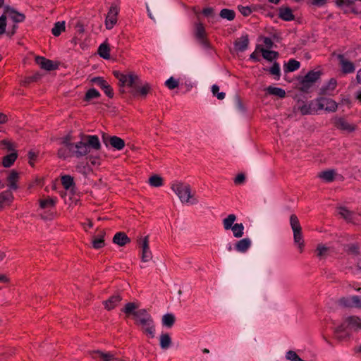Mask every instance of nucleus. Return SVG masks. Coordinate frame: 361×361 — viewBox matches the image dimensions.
<instances>
[{"label":"nucleus","instance_id":"obj_28","mask_svg":"<svg viewBox=\"0 0 361 361\" xmlns=\"http://www.w3.org/2000/svg\"><path fill=\"white\" fill-rule=\"evenodd\" d=\"M17 157L18 154L16 152H11V154L4 156L2 158V165L5 168L11 167L16 161Z\"/></svg>","mask_w":361,"mask_h":361},{"label":"nucleus","instance_id":"obj_16","mask_svg":"<svg viewBox=\"0 0 361 361\" xmlns=\"http://www.w3.org/2000/svg\"><path fill=\"white\" fill-rule=\"evenodd\" d=\"M36 63L42 68L47 71H52L57 68L51 60L47 59L43 56H37Z\"/></svg>","mask_w":361,"mask_h":361},{"label":"nucleus","instance_id":"obj_37","mask_svg":"<svg viewBox=\"0 0 361 361\" xmlns=\"http://www.w3.org/2000/svg\"><path fill=\"white\" fill-rule=\"evenodd\" d=\"M267 91L269 94L275 95L280 98H283L286 96V92L282 88L269 86L267 88Z\"/></svg>","mask_w":361,"mask_h":361},{"label":"nucleus","instance_id":"obj_10","mask_svg":"<svg viewBox=\"0 0 361 361\" xmlns=\"http://www.w3.org/2000/svg\"><path fill=\"white\" fill-rule=\"evenodd\" d=\"M103 142L106 145L109 144L112 147L117 150H121L125 147V142L123 139L117 136H110L105 137L103 135Z\"/></svg>","mask_w":361,"mask_h":361},{"label":"nucleus","instance_id":"obj_2","mask_svg":"<svg viewBox=\"0 0 361 361\" xmlns=\"http://www.w3.org/2000/svg\"><path fill=\"white\" fill-rule=\"evenodd\" d=\"M135 324L147 336L153 338L155 336V324L152 317L146 309H140L134 313Z\"/></svg>","mask_w":361,"mask_h":361},{"label":"nucleus","instance_id":"obj_23","mask_svg":"<svg viewBox=\"0 0 361 361\" xmlns=\"http://www.w3.org/2000/svg\"><path fill=\"white\" fill-rule=\"evenodd\" d=\"M334 126L341 130L352 132L355 130V127L348 123L343 118H336L334 119Z\"/></svg>","mask_w":361,"mask_h":361},{"label":"nucleus","instance_id":"obj_32","mask_svg":"<svg viewBox=\"0 0 361 361\" xmlns=\"http://www.w3.org/2000/svg\"><path fill=\"white\" fill-rule=\"evenodd\" d=\"M236 220V216L233 214H229L226 218L223 219V226L226 231L230 230Z\"/></svg>","mask_w":361,"mask_h":361},{"label":"nucleus","instance_id":"obj_14","mask_svg":"<svg viewBox=\"0 0 361 361\" xmlns=\"http://www.w3.org/2000/svg\"><path fill=\"white\" fill-rule=\"evenodd\" d=\"M14 197L11 190H5L0 192V211L5 207L9 206Z\"/></svg>","mask_w":361,"mask_h":361},{"label":"nucleus","instance_id":"obj_13","mask_svg":"<svg viewBox=\"0 0 361 361\" xmlns=\"http://www.w3.org/2000/svg\"><path fill=\"white\" fill-rule=\"evenodd\" d=\"M321 76L320 71H309L302 80L301 83L304 86H310L319 79Z\"/></svg>","mask_w":361,"mask_h":361},{"label":"nucleus","instance_id":"obj_44","mask_svg":"<svg viewBox=\"0 0 361 361\" xmlns=\"http://www.w3.org/2000/svg\"><path fill=\"white\" fill-rule=\"evenodd\" d=\"M290 224L293 231L302 230L298 218L295 214H292L290 217Z\"/></svg>","mask_w":361,"mask_h":361},{"label":"nucleus","instance_id":"obj_22","mask_svg":"<svg viewBox=\"0 0 361 361\" xmlns=\"http://www.w3.org/2000/svg\"><path fill=\"white\" fill-rule=\"evenodd\" d=\"M249 44L247 35H243L235 41V49L238 51H244L247 49Z\"/></svg>","mask_w":361,"mask_h":361},{"label":"nucleus","instance_id":"obj_33","mask_svg":"<svg viewBox=\"0 0 361 361\" xmlns=\"http://www.w3.org/2000/svg\"><path fill=\"white\" fill-rule=\"evenodd\" d=\"M98 54L102 58L109 59L110 58V49L109 45L106 43L100 44L98 49Z\"/></svg>","mask_w":361,"mask_h":361},{"label":"nucleus","instance_id":"obj_6","mask_svg":"<svg viewBox=\"0 0 361 361\" xmlns=\"http://www.w3.org/2000/svg\"><path fill=\"white\" fill-rule=\"evenodd\" d=\"M316 102L319 111L324 110L327 112H335L338 109V104L330 98L318 97L316 99Z\"/></svg>","mask_w":361,"mask_h":361},{"label":"nucleus","instance_id":"obj_31","mask_svg":"<svg viewBox=\"0 0 361 361\" xmlns=\"http://www.w3.org/2000/svg\"><path fill=\"white\" fill-rule=\"evenodd\" d=\"M293 238L295 243L298 245L300 252H302L304 247V240L302 235V230L293 231Z\"/></svg>","mask_w":361,"mask_h":361},{"label":"nucleus","instance_id":"obj_27","mask_svg":"<svg viewBox=\"0 0 361 361\" xmlns=\"http://www.w3.org/2000/svg\"><path fill=\"white\" fill-rule=\"evenodd\" d=\"M56 201V197H47L39 200V207L42 209H52L55 207Z\"/></svg>","mask_w":361,"mask_h":361},{"label":"nucleus","instance_id":"obj_7","mask_svg":"<svg viewBox=\"0 0 361 361\" xmlns=\"http://www.w3.org/2000/svg\"><path fill=\"white\" fill-rule=\"evenodd\" d=\"M138 243L142 248L141 259L144 262H149L152 259V253L149 245V237L145 236L138 240Z\"/></svg>","mask_w":361,"mask_h":361},{"label":"nucleus","instance_id":"obj_34","mask_svg":"<svg viewBox=\"0 0 361 361\" xmlns=\"http://www.w3.org/2000/svg\"><path fill=\"white\" fill-rule=\"evenodd\" d=\"M138 307L139 305L135 302H128L126 304L122 311L128 315L133 314L134 317V313L137 312Z\"/></svg>","mask_w":361,"mask_h":361},{"label":"nucleus","instance_id":"obj_8","mask_svg":"<svg viewBox=\"0 0 361 361\" xmlns=\"http://www.w3.org/2000/svg\"><path fill=\"white\" fill-rule=\"evenodd\" d=\"M119 9L117 6L112 5L106 15L105 20V26L108 30H111L116 25L118 20Z\"/></svg>","mask_w":361,"mask_h":361},{"label":"nucleus","instance_id":"obj_26","mask_svg":"<svg viewBox=\"0 0 361 361\" xmlns=\"http://www.w3.org/2000/svg\"><path fill=\"white\" fill-rule=\"evenodd\" d=\"M18 173L16 171H11L7 178L8 187L10 190H16L18 188L17 182L18 180Z\"/></svg>","mask_w":361,"mask_h":361},{"label":"nucleus","instance_id":"obj_11","mask_svg":"<svg viewBox=\"0 0 361 361\" xmlns=\"http://www.w3.org/2000/svg\"><path fill=\"white\" fill-rule=\"evenodd\" d=\"M302 115L315 114L319 110L316 99L308 103H304L298 107Z\"/></svg>","mask_w":361,"mask_h":361},{"label":"nucleus","instance_id":"obj_47","mask_svg":"<svg viewBox=\"0 0 361 361\" xmlns=\"http://www.w3.org/2000/svg\"><path fill=\"white\" fill-rule=\"evenodd\" d=\"M300 63L299 61L295 59H290L288 61L286 65V71L293 72L300 68Z\"/></svg>","mask_w":361,"mask_h":361},{"label":"nucleus","instance_id":"obj_9","mask_svg":"<svg viewBox=\"0 0 361 361\" xmlns=\"http://www.w3.org/2000/svg\"><path fill=\"white\" fill-rule=\"evenodd\" d=\"M195 37L197 40L203 46L208 47V41L204 26L202 23H195Z\"/></svg>","mask_w":361,"mask_h":361},{"label":"nucleus","instance_id":"obj_21","mask_svg":"<svg viewBox=\"0 0 361 361\" xmlns=\"http://www.w3.org/2000/svg\"><path fill=\"white\" fill-rule=\"evenodd\" d=\"M5 13L16 23L23 22L25 19V16L23 13H19L10 7L5 8Z\"/></svg>","mask_w":361,"mask_h":361},{"label":"nucleus","instance_id":"obj_41","mask_svg":"<svg viewBox=\"0 0 361 361\" xmlns=\"http://www.w3.org/2000/svg\"><path fill=\"white\" fill-rule=\"evenodd\" d=\"M65 30V22H56L53 28L51 29V33L58 37L61 35V33Z\"/></svg>","mask_w":361,"mask_h":361},{"label":"nucleus","instance_id":"obj_36","mask_svg":"<svg viewBox=\"0 0 361 361\" xmlns=\"http://www.w3.org/2000/svg\"><path fill=\"white\" fill-rule=\"evenodd\" d=\"M230 230L232 231L233 236L237 238H241L244 234V226L241 223L235 224Z\"/></svg>","mask_w":361,"mask_h":361},{"label":"nucleus","instance_id":"obj_51","mask_svg":"<svg viewBox=\"0 0 361 361\" xmlns=\"http://www.w3.org/2000/svg\"><path fill=\"white\" fill-rule=\"evenodd\" d=\"M92 247L95 249H99L104 246V239L103 236H101L99 238H94L92 240Z\"/></svg>","mask_w":361,"mask_h":361},{"label":"nucleus","instance_id":"obj_54","mask_svg":"<svg viewBox=\"0 0 361 361\" xmlns=\"http://www.w3.org/2000/svg\"><path fill=\"white\" fill-rule=\"evenodd\" d=\"M219 87L217 85H213L212 87V94L217 97V99L222 100L225 98L224 92H219Z\"/></svg>","mask_w":361,"mask_h":361},{"label":"nucleus","instance_id":"obj_19","mask_svg":"<svg viewBox=\"0 0 361 361\" xmlns=\"http://www.w3.org/2000/svg\"><path fill=\"white\" fill-rule=\"evenodd\" d=\"M341 66L342 71L344 73H351L355 71L354 64L344 57V56L340 54L338 56Z\"/></svg>","mask_w":361,"mask_h":361},{"label":"nucleus","instance_id":"obj_48","mask_svg":"<svg viewBox=\"0 0 361 361\" xmlns=\"http://www.w3.org/2000/svg\"><path fill=\"white\" fill-rule=\"evenodd\" d=\"M100 96V93L94 88L90 89L85 94V99L90 101L94 98H98Z\"/></svg>","mask_w":361,"mask_h":361},{"label":"nucleus","instance_id":"obj_1","mask_svg":"<svg viewBox=\"0 0 361 361\" xmlns=\"http://www.w3.org/2000/svg\"><path fill=\"white\" fill-rule=\"evenodd\" d=\"M101 143L97 135H80V140L74 142L71 149V155L76 158L87 156L92 151L99 150Z\"/></svg>","mask_w":361,"mask_h":361},{"label":"nucleus","instance_id":"obj_20","mask_svg":"<svg viewBox=\"0 0 361 361\" xmlns=\"http://www.w3.org/2000/svg\"><path fill=\"white\" fill-rule=\"evenodd\" d=\"M341 302L345 307L361 309V297L358 295H353L348 298H343L341 300Z\"/></svg>","mask_w":361,"mask_h":361},{"label":"nucleus","instance_id":"obj_45","mask_svg":"<svg viewBox=\"0 0 361 361\" xmlns=\"http://www.w3.org/2000/svg\"><path fill=\"white\" fill-rule=\"evenodd\" d=\"M61 183L65 189L68 190L74 184L73 178L68 175L63 176L61 177Z\"/></svg>","mask_w":361,"mask_h":361},{"label":"nucleus","instance_id":"obj_56","mask_svg":"<svg viewBox=\"0 0 361 361\" xmlns=\"http://www.w3.org/2000/svg\"><path fill=\"white\" fill-rule=\"evenodd\" d=\"M6 17L5 15H2L0 17V35H2L6 31Z\"/></svg>","mask_w":361,"mask_h":361},{"label":"nucleus","instance_id":"obj_25","mask_svg":"<svg viewBox=\"0 0 361 361\" xmlns=\"http://www.w3.org/2000/svg\"><path fill=\"white\" fill-rule=\"evenodd\" d=\"M251 246V240L250 238H245L238 240L235 245V249L239 252L244 253L247 252V250Z\"/></svg>","mask_w":361,"mask_h":361},{"label":"nucleus","instance_id":"obj_55","mask_svg":"<svg viewBox=\"0 0 361 361\" xmlns=\"http://www.w3.org/2000/svg\"><path fill=\"white\" fill-rule=\"evenodd\" d=\"M238 10L240 12V13L244 16H248L252 12V10L249 6H239Z\"/></svg>","mask_w":361,"mask_h":361},{"label":"nucleus","instance_id":"obj_63","mask_svg":"<svg viewBox=\"0 0 361 361\" xmlns=\"http://www.w3.org/2000/svg\"><path fill=\"white\" fill-rule=\"evenodd\" d=\"M202 13L207 17H212L214 14V10L210 7L205 8L202 10Z\"/></svg>","mask_w":361,"mask_h":361},{"label":"nucleus","instance_id":"obj_53","mask_svg":"<svg viewBox=\"0 0 361 361\" xmlns=\"http://www.w3.org/2000/svg\"><path fill=\"white\" fill-rule=\"evenodd\" d=\"M179 85V82L178 80H176L173 77L169 78L166 82L165 85L169 89V90H173L176 87H177Z\"/></svg>","mask_w":361,"mask_h":361},{"label":"nucleus","instance_id":"obj_50","mask_svg":"<svg viewBox=\"0 0 361 361\" xmlns=\"http://www.w3.org/2000/svg\"><path fill=\"white\" fill-rule=\"evenodd\" d=\"M269 73L276 76V79L279 80L281 75V71L279 64L276 62L274 63L273 66L269 69Z\"/></svg>","mask_w":361,"mask_h":361},{"label":"nucleus","instance_id":"obj_15","mask_svg":"<svg viewBox=\"0 0 361 361\" xmlns=\"http://www.w3.org/2000/svg\"><path fill=\"white\" fill-rule=\"evenodd\" d=\"M140 85L141 82L140 78H138V87H130V93L134 96L140 94V96L144 97L149 92V90H151V87L149 83H145L142 86Z\"/></svg>","mask_w":361,"mask_h":361},{"label":"nucleus","instance_id":"obj_49","mask_svg":"<svg viewBox=\"0 0 361 361\" xmlns=\"http://www.w3.org/2000/svg\"><path fill=\"white\" fill-rule=\"evenodd\" d=\"M58 156L59 158L63 159H66L69 157H73V155H71V151H69V149L65 146L61 147L58 150Z\"/></svg>","mask_w":361,"mask_h":361},{"label":"nucleus","instance_id":"obj_61","mask_svg":"<svg viewBox=\"0 0 361 361\" xmlns=\"http://www.w3.org/2000/svg\"><path fill=\"white\" fill-rule=\"evenodd\" d=\"M102 90L109 98H112L114 97L113 90L109 84H107L105 87H103Z\"/></svg>","mask_w":361,"mask_h":361},{"label":"nucleus","instance_id":"obj_35","mask_svg":"<svg viewBox=\"0 0 361 361\" xmlns=\"http://www.w3.org/2000/svg\"><path fill=\"white\" fill-rule=\"evenodd\" d=\"M336 171L334 170H328L319 173V177L326 182H331L334 180Z\"/></svg>","mask_w":361,"mask_h":361},{"label":"nucleus","instance_id":"obj_29","mask_svg":"<svg viewBox=\"0 0 361 361\" xmlns=\"http://www.w3.org/2000/svg\"><path fill=\"white\" fill-rule=\"evenodd\" d=\"M279 17L286 21H290L294 19L292 11L289 8H281L279 11Z\"/></svg>","mask_w":361,"mask_h":361},{"label":"nucleus","instance_id":"obj_30","mask_svg":"<svg viewBox=\"0 0 361 361\" xmlns=\"http://www.w3.org/2000/svg\"><path fill=\"white\" fill-rule=\"evenodd\" d=\"M315 252L320 259L326 258L329 253V247L323 244H319L315 250Z\"/></svg>","mask_w":361,"mask_h":361},{"label":"nucleus","instance_id":"obj_24","mask_svg":"<svg viewBox=\"0 0 361 361\" xmlns=\"http://www.w3.org/2000/svg\"><path fill=\"white\" fill-rule=\"evenodd\" d=\"M130 239L124 232H118L113 238V243L119 246H124L130 243Z\"/></svg>","mask_w":361,"mask_h":361},{"label":"nucleus","instance_id":"obj_46","mask_svg":"<svg viewBox=\"0 0 361 361\" xmlns=\"http://www.w3.org/2000/svg\"><path fill=\"white\" fill-rule=\"evenodd\" d=\"M149 183L151 186L160 187L163 185V178L159 176L154 175L149 178Z\"/></svg>","mask_w":361,"mask_h":361},{"label":"nucleus","instance_id":"obj_38","mask_svg":"<svg viewBox=\"0 0 361 361\" xmlns=\"http://www.w3.org/2000/svg\"><path fill=\"white\" fill-rule=\"evenodd\" d=\"M338 214L346 221H351L353 217V212L348 210L346 207H341L338 209Z\"/></svg>","mask_w":361,"mask_h":361},{"label":"nucleus","instance_id":"obj_43","mask_svg":"<svg viewBox=\"0 0 361 361\" xmlns=\"http://www.w3.org/2000/svg\"><path fill=\"white\" fill-rule=\"evenodd\" d=\"M219 15L222 18L226 19L228 20H233L235 16V13L233 10L227 9V8L222 9Z\"/></svg>","mask_w":361,"mask_h":361},{"label":"nucleus","instance_id":"obj_57","mask_svg":"<svg viewBox=\"0 0 361 361\" xmlns=\"http://www.w3.org/2000/svg\"><path fill=\"white\" fill-rule=\"evenodd\" d=\"M92 81L96 83L102 89L103 88V87H105L108 84L106 81L101 77H95L92 80Z\"/></svg>","mask_w":361,"mask_h":361},{"label":"nucleus","instance_id":"obj_42","mask_svg":"<svg viewBox=\"0 0 361 361\" xmlns=\"http://www.w3.org/2000/svg\"><path fill=\"white\" fill-rule=\"evenodd\" d=\"M175 322V317L173 314H166L162 317V324L171 328Z\"/></svg>","mask_w":361,"mask_h":361},{"label":"nucleus","instance_id":"obj_40","mask_svg":"<svg viewBox=\"0 0 361 361\" xmlns=\"http://www.w3.org/2000/svg\"><path fill=\"white\" fill-rule=\"evenodd\" d=\"M171 344V339L168 334H163L160 336V346L162 349H167Z\"/></svg>","mask_w":361,"mask_h":361},{"label":"nucleus","instance_id":"obj_59","mask_svg":"<svg viewBox=\"0 0 361 361\" xmlns=\"http://www.w3.org/2000/svg\"><path fill=\"white\" fill-rule=\"evenodd\" d=\"M286 358L291 361H298L300 357L296 354L295 352L289 350L286 353Z\"/></svg>","mask_w":361,"mask_h":361},{"label":"nucleus","instance_id":"obj_60","mask_svg":"<svg viewBox=\"0 0 361 361\" xmlns=\"http://www.w3.org/2000/svg\"><path fill=\"white\" fill-rule=\"evenodd\" d=\"M356 0H335L336 4L339 6H349L355 3Z\"/></svg>","mask_w":361,"mask_h":361},{"label":"nucleus","instance_id":"obj_18","mask_svg":"<svg viewBox=\"0 0 361 361\" xmlns=\"http://www.w3.org/2000/svg\"><path fill=\"white\" fill-rule=\"evenodd\" d=\"M121 300L122 297L118 293L111 296L108 300L104 301L103 304L105 308L109 311L117 307Z\"/></svg>","mask_w":361,"mask_h":361},{"label":"nucleus","instance_id":"obj_62","mask_svg":"<svg viewBox=\"0 0 361 361\" xmlns=\"http://www.w3.org/2000/svg\"><path fill=\"white\" fill-rule=\"evenodd\" d=\"M245 176L243 173H239L234 179V183L236 185H240L244 183Z\"/></svg>","mask_w":361,"mask_h":361},{"label":"nucleus","instance_id":"obj_58","mask_svg":"<svg viewBox=\"0 0 361 361\" xmlns=\"http://www.w3.org/2000/svg\"><path fill=\"white\" fill-rule=\"evenodd\" d=\"M61 144L68 147L69 149V151H71L72 145H74V142H71V137L69 135L63 138L61 141Z\"/></svg>","mask_w":361,"mask_h":361},{"label":"nucleus","instance_id":"obj_3","mask_svg":"<svg viewBox=\"0 0 361 361\" xmlns=\"http://www.w3.org/2000/svg\"><path fill=\"white\" fill-rule=\"evenodd\" d=\"M357 331L361 329V319L357 316H350L345 319L344 323L335 329V336L339 341H342L348 336L345 332L347 328Z\"/></svg>","mask_w":361,"mask_h":361},{"label":"nucleus","instance_id":"obj_17","mask_svg":"<svg viewBox=\"0 0 361 361\" xmlns=\"http://www.w3.org/2000/svg\"><path fill=\"white\" fill-rule=\"evenodd\" d=\"M336 86H337L336 80L334 78H331L326 85H323L320 88L319 94L322 95H332Z\"/></svg>","mask_w":361,"mask_h":361},{"label":"nucleus","instance_id":"obj_64","mask_svg":"<svg viewBox=\"0 0 361 361\" xmlns=\"http://www.w3.org/2000/svg\"><path fill=\"white\" fill-rule=\"evenodd\" d=\"M28 157L30 159V164L31 165H33L32 161H35L37 158V154L33 152H29L28 153Z\"/></svg>","mask_w":361,"mask_h":361},{"label":"nucleus","instance_id":"obj_12","mask_svg":"<svg viewBox=\"0 0 361 361\" xmlns=\"http://www.w3.org/2000/svg\"><path fill=\"white\" fill-rule=\"evenodd\" d=\"M93 359L97 361H121V360L116 358L114 355L108 352L104 353L102 351H94L92 354Z\"/></svg>","mask_w":361,"mask_h":361},{"label":"nucleus","instance_id":"obj_4","mask_svg":"<svg viewBox=\"0 0 361 361\" xmlns=\"http://www.w3.org/2000/svg\"><path fill=\"white\" fill-rule=\"evenodd\" d=\"M171 190L178 195L183 203L196 204L197 201L193 198L191 188L188 184L182 182H175L171 186Z\"/></svg>","mask_w":361,"mask_h":361},{"label":"nucleus","instance_id":"obj_39","mask_svg":"<svg viewBox=\"0 0 361 361\" xmlns=\"http://www.w3.org/2000/svg\"><path fill=\"white\" fill-rule=\"evenodd\" d=\"M261 52L262 54L263 58L269 61H272L274 59H276L278 56V53L275 51H270V50H267L264 48H262Z\"/></svg>","mask_w":361,"mask_h":361},{"label":"nucleus","instance_id":"obj_52","mask_svg":"<svg viewBox=\"0 0 361 361\" xmlns=\"http://www.w3.org/2000/svg\"><path fill=\"white\" fill-rule=\"evenodd\" d=\"M1 145L2 146L3 149H6L7 151H11L12 152H15L16 145L14 143L8 140H1Z\"/></svg>","mask_w":361,"mask_h":361},{"label":"nucleus","instance_id":"obj_5","mask_svg":"<svg viewBox=\"0 0 361 361\" xmlns=\"http://www.w3.org/2000/svg\"><path fill=\"white\" fill-rule=\"evenodd\" d=\"M115 77L119 80L123 86L129 87H138V76L133 74H123L118 71L114 72Z\"/></svg>","mask_w":361,"mask_h":361}]
</instances>
